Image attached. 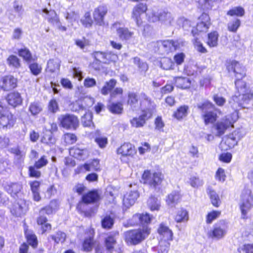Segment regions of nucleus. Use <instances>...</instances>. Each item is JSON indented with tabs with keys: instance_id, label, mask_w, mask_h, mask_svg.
Instances as JSON below:
<instances>
[{
	"instance_id": "obj_5",
	"label": "nucleus",
	"mask_w": 253,
	"mask_h": 253,
	"mask_svg": "<svg viewBox=\"0 0 253 253\" xmlns=\"http://www.w3.org/2000/svg\"><path fill=\"white\" fill-rule=\"evenodd\" d=\"M237 119V113L234 112L217 121L213 127V129L215 131V135L217 136L222 135L228 128L230 126H233V124Z\"/></svg>"
},
{
	"instance_id": "obj_22",
	"label": "nucleus",
	"mask_w": 253,
	"mask_h": 253,
	"mask_svg": "<svg viewBox=\"0 0 253 253\" xmlns=\"http://www.w3.org/2000/svg\"><path fill=\"white\" fill-rule=\"evenodd\" d=\"M158 232L160 235V239H163L167 241L172 240V232L167 226L163 224H161Z\"/></svg>"
},
{
	"instance_id": "obj_52",
	"label": "nucleus",
	"mask_w": 253,
	"mask_h": 253,
	"mask_svg": "<svg viewBox=\"0 0 253 253\" xmlns=\"http://www.w3.org/2000/svg\"><path fill=\"white\" fill-rule=\"evenodd\" d=\"M102 226L104 228L110 229L113 224V219L109 215H107L102 220Z\"/></svg>"
},
{
	"instance_id": "obj_60",
	"label": "nucleus",
	"mask_w": 253,
	"mask_h": 253,
	"mask_svg": "<svg viewBox=\"0 0 253 253\" xmlns=\"http://www.w3.org/2000/svg\"><path fill=\"white\" fill-rule=\"evenodd\" d=\"M29 68L31 73L35 76H37L40 74L42 71L41 66L36 63L31 64L29 65Z\"/></svg>"
},
{
	"instance_id": "obj_43",
	"label": "nucleus",
	"mask_w": 253,
	"mask_h": 253,
	"mask_svg": "<svg viewBox=\"0 0 253 253\" xmlns=\"http://www.w3.org/2000/svg\"><path fill=\"white\" fill-rule=\"evenodd\" d=\"M42 108L41 104L38 102L31 103L29 107V111L32 115H36L42 111Z\"/></svg>"
},
{
	"instance_id": "obj_44",
	"label": "nucleus",
	"mask_w": 253,
	"mask_h": 253,
	"mask_svg": "<svg viewBox=\"0 0 253 253\" xmlns=\"http://www.w3.org/2000/svg\"><path fill=\"white\" fill-rule=\"evenodd\" d=\"M218 34L216 32H213L208 35L207 44L210 47H214L217 45Z\"/></svg>"
},
{
	"instance_id": "obj_58",
	"label": "nucleus",
	"mask_w": 253,
	"mask_h": 253,
	"mask_svg": "<svg viewBox=\"0 0 253 253\" xmlns=\"http://www.w3.org/2000/svg\"><path fill=\"white\" fill-rule=\"evenodd\" d=\"M48 163V160L45 155H43L35 163V167L37 169H41L45 166Z\"/></svg>"
},
{
	"instance_id": "obj_8",
	"label": "nucleus",
	"mask_w": 253,
	"mask_h": 253,
	"mask_svg": "<svg viewBox=\"0 0 253 253\" xmlns=\"http://www.w3.org/2000/svg\"><path fill=\"white\" fill-rule=\"evenodd\" d=\"M227 223L222 220L214 224L212 229L208 233V236L212 239L219 240L223 238L227 233Z\"/></svg>"
},
{
	"instance_id": "obj_29",
	"label": "nucleus",
	"mask_w": 253,
	"mask_h": 253,
	"mask_svg": "<svg viewBox=\"0 0 253 253\" xmlns=\"http://www.w3.org/2000/svg\"><path fill=\"white\" fill-rule=\"evenodd\" d=\"M180 198L179 193L178 192L173 191L168 196L166 202L169 206L172 207L177 204Z\"/></svg>"
},
{
	"instance_id": "obj_6",
	"label": "nucleus",
	"mask_w": 253,
	"mask_h": 253,
	"mask_svg": "<svg viewBox=\"0 0 253 253\" xmlns=\"http://www.w3.org/2000/svg\"><path fill=\"white\" fill-rule=\"evenodd\" d=\"M142 179L144 184L152 188L156 189L162 182L164 176L161 172L147 170L142 175Z\"/></svg>"
},
{
	"instance_id": "obj_15",
	"label": "nucleus",
	"mask_w": 253,
	"mask_h": 253,
	"mask_svg": "<svg viewBox=\"0 0 253 253\" xmlns=\"http://www.w3.org/2000/svg\"><path fill=\"white\" fill-rule=\"evenodd\" d=\"M100 169L99 162L98 160H93L89 164L78 166L75 170L76 173L85 172L89 171H97Z\"/></svg>"
},
{
	"instance_id": "obj_41",
	"label": "nucleus",
	"mask_w": 253,
	"mask_h": 253,
	"mask_svg": "<svg viewBox=\"0 0 253 253\" xmlns=\"http://www.w3.org/2000/svg\"><path fill=\"white\" fill-rule=\"evenodd\" d=\"M59 67L60 63L58 60L50 59L47 62L46 70L53 73L58 70L59 69Z\"/></svg>"
},
{
	"instance_id": "obj_2",
	"label": "nucleus",
	"mask_w": 253,
	"mask_h": 253,
	"mask_svg": "<svg viewBox=\"0 0 253 253\" xmlns=\"http://www.w3.org/2000/svg\"><path fill=\"white\" fill-rule=\"evenodd\" d=\"M140 99L141 114L130 120L131 126L136 128L143 127L155 112L156 105L146 94L141 93Z\"/></svg>"
},
{
	"instance_id": "obj_57",
	"label": "nucleus",
	"mask_w": 253,
	"mask_h": 253,
	"mask_svg": "<svg viewBox=\"0 0 253 253\" xmlns=\"http://www.w3.org/2000/svg\"><path fill=\"white\" fill-rule=\"evenodd\" d=\"M10 151L15 155V158L17 160L21 161L24 159L25 153L20 151L18 147L11 148Z\"/></svg>"
},
{
	"instance_id": "obj_56",
	"label": "nucleus",
	"mask_w": 253,
	"mask_h": 253,
	"mask_svg": "<svg viewBox=\"0 0 253 253\" xmlns=\"http://www.w3.org/2000/svg\"><path fill=\"white\" fill-rule=\"evenodd\" d=\"M173 62L168 58H164L161 61V67L164 70H169L172 68Z\"/></svg>"
},
{
	"instance_id": "obj_49",
	"label": "nucleus",
	"mask_w": 253,
	"mask_h": 253,
	"mask_svg": "<svg viewBox=\"0 0 253 253\" xmlns=\"http://www.w3.org/2000/svg\"><path fill=\"white\" fill-rule=\"evenodd\" d=\"M212 204L216 207H218L219 206L220 200L218 195L216 192L210 189L209 192Z\"/></svg>"
},
{
	"instance_id": "obj_16",
	"label": "nucleus",
	"mask_w": 253,
	"mask_h": 253,
	"mask_svg": "<svg viewBox=\"0 0 253 253\" xmlns=\"http://www.w3.org/2000/svg\"><path fill=\"white\" fill-rule=\"evenodd\" d=\"M147 9L146 5L142 3H139L134 7L131 17L135 21L137 26H139L141 24L140 16L146 11Z\"/></svg>"
},
{
	"instance_id": "obj_54",
	"label": "nucleus",
	"mask_w": 253,
	"mask_h": 253,
	"mask_svg": "<svg viewBox=\"0 0 253 253\" xmlns=\"http://www.w3.org/2000/svg\"><path fill=\"white\" fill-rule=\"evenodd\" d=\"M93 238L89 237L86 238L83 243V248L84 251L90 252L92 249L93 246Z\"/></svg>"
},
{
	"instance_id": "obj_18",
	"label": "nucleus",
	"mask_w": 253,
	"mask_h": 253,
	"mask_svg": "<svg viewBox=\"0 0 253 253\" xmlns=\"http://www.w3.org/2000/svg\"><path fill=\"white\" fill-rule=\"evenodd\" d=\"M138 197L139 194L137 190L129 191L124 196L123 199L124 205L126 207L129 208L135 203Z\"/></svg>"
},
{
	"instance_id": "obj_1",
	"label": "nucleus",
	"mask_w": 253,
	"mask_h": 253,
	"mask_svg": "<svg viewBox=\"0 0 253 253\" xmlns=\"http://www.w3.org/2000/svg\"><path fill=\"white\" fill-rule=\"evenodd\" d=\"M228 70H232L237 78L235 82L237 94L233 96V101L239 105H242L243 102L248 101L253 98V94L251 93L249 88L247 87L246 83L241 80L245 76L243 69L239 62L233 61L229 67Z\"/></svg>"
},
{
	"instance_id": "obj_11",
	"label": "nucleus",
	"mask_w": 253,
	"mask_h": 253,
	"mask_svg": "<svg viewBox=\"0 0 253 253\" xmlns=\"http://www.w3.org/2000/svg\"><path fill=\"white\" fill-rule=\"evenodd\" d=\"M245 135L246 133L244 130H236L225 138L221 145L223 144L226 145L227 147L225 148L226 149L232 148L237 145L238 141Z\"/></svg>"
},
{
	"instance_id": "obj_39",
	"label": "nucleus",
	"mask_w": 253,
	"mask_h": 253,
	"mask_svg": "<svg viewBox=\"0 0 253 253\" xmlns=\"http://www.w3.org/2000/svg\"><path fill=\"white\" fill-rule=\"evenodd\" d=\"M188 183L194 188H198L203 186V180L196 175H192L189 179Z\"/></svg>"
},
{
	"instance_id": "obj_37",
	"label": "nucleus",
	"mask_w": 253,
	"mask_h": 253,
	"mask_svg": "<svg viewBox=\"0 0 253 253\" xmlns=\"http://www.w3.org/2000/svg\"><path fill=\"white\" fill-rule=\"evenodd\" d=\"M19 55L22 57L23 59L27 62H31L34 60L31 52L26 47L20 49L18 50Z\"/></svg>"
},
{
	"instance_id": "obj_9",
	"label": "nucleus",
	"mask_w": 253,
	"mask_h": 253,
	"mask_svg": "<svg viewBox=\"0 0 253 253\" xmlns=\"http://www.w3.org/2000/svg\"><path fill=\"white\" fill-rule=\"evenodd\" d=\"M59 125L67 129H76L79 126L78 118L73 115H61L58 118Z\"/></svg>"
},
{
	"instance_id": "obj_61",
	"label": "nucleus",
	"mask_w": 253,
	"mask_h": 253,
	"mask_svg": "<svg viewBox=\"0 0 253 253\" xmlns=\"http://www.w3.org/2000/svg\"><path fill=\"white\" fill-rule=\"evenodd\" d=\"M48 110L53 113L57 112L59 110V106L57 102L55 99H52L50 101L48 106Z\"/></svg>"
},
{
	"instance_id": "obj_38",
	"label": "nucleus",
	"mask_w": 253,
	"mask_h": 253,
	"mask_svg": "<svg viewBox=\"0 0 253 253\" xmlns=\"http://www.w3.org/2000/svg\"><path fill=\"white\" fill-rule=\"evenodd\" d=\"M25 235L29 244L34 248H36L38 245V241L36 235L33 234V232L26 230Z\"/></svg>"
},
{
	"instance_id": "obj_47",
	"label": "nucleus",
	"mask_w": 253,
	"mask_h": 253,
	"mask_svg": "<svg viewBox=\"0 0 253 253\" xmlns=\"http://www.w3.org/2000/svg\"><path fill=\"white\" fill-rule=\"evenodd\" d=\"M245 10L241 6L235 7L229 10L227 14L231 16H242L244 15Z\"/></svg>"
},
{
	"instance_id": "obj_31",
	"label": "nucleus",
	"mask_w": 253,
	"mask_h": 253,
	"mask_svg": "<svg viewBox=\"0 0 253 253\" xmlns=\"http://www.w3.org/2000/svg\"><path fill=\"white\" fill-rule=\"evenodd\" d=\"M92 56L96 60L101 62L107 63L110 61V54L109 53L95 51L92 53Z\"/></svg>"
},
{
	"instance_id": "obj_26",
	"label": "nucleus",
	"mask_w": 253,
	"mask_h": 253,
	"mask_svg": "<svg viewBox=\"0 0 253 253\" xmlns=\"http://www.w3.org/2000/svg\"><path fill=\"white\" fill-rule=\"evenodd\" d=\"M142 93L137 95L134 92H129L128 94L127 104L133 110L138 107V101L140 102V95ZM140 105V103H139Z\"/></svg>"
},
{
	"instance_id": "obj_21",
	"label": "nucleus",
	"mask_w": 253,
	"mask_h": 253,
	"mask_svg": "<svg viewBox=\"0 0 253 253\" xmlns=\"http://www.w3.org/2000/svg\"><path fill=\"white\" fill-rule=\"evenodd\" d=\"M69 152L71 155L80 160H84L88 156V152L86 149L81 148L78 146L70 149Z\"/></svg>"
},
{
	"instance_id": "obj_45",
	"label": "nucleus",
	"mask_w": 253,
	"mask_h": 253,
	"mask_svg": "<svg viewBox=\"0 0 253 253\" xmlns=\"http://www.w3.org/2000/svg\"><path fill=\"white\" fill-rule=\"evenodd\" d=\"M240 25L241 21L240 19L235 18L228 23L227 28L230 32L235 33L240 26Z\"/></svg>"
},
{
	"instance_id": "obj_17",
	"label": "nucleus",
	"mask_w": 253,
	"mask_h": 253,
	"mask_svg": "<svg viewBox=\"0 0 253 253\" xmlns=\"http://www.w3.org/2000/svg\"><path fill=\"white\" fill-rule=\"evenodd\" d=\"M158 45L160 50L167 53L176 50L178 46L177 42L172 40L159 41Z\"/></svg>"
},
{
	"instance_id": "obj_14",
	"label": "nucleus",
	"mask_w": 253,
	"mask_h": 253,
	"mask_svg": "<svg viewBox=\"0 0 253 253\" xmlns=\"http://www.w3.org/2000/svg\"><path fill=\"white\" fill-rule=\"evenodd\" d=\"M17 80L13 76L9 75L2 77L0 81V87L4 91L10 90L17 86Z\"/></svg>"
},
{
	"instance_id": "obj_23",
	"label": "nucleus",
	"mask_w": 253,
	"mask_h": 253,
	"mask_svg": "<svg viewBox=\"0 0 253 253\" xmlns=\"http://www.w3.org/2000/svg\"><path fill=\"white\" fill-rule=\"evenodd\" d=\"M42 12L45 14V18L47 21L53 25L55 26L59 24L60 20L54 10L44 8L42 9Z\"/></svg>"
},
{
	"instance_id": "obj_48",
	"label": "nucleus",
	"mask_w": 253,
	"mask_h": 253,
	"mask_svg": "<svg viewBox=\"0 0 253 253\" xmlns=\"http://www.w3.org/2000/svg\"><path fill=\"white\" fill-rule=\"evenodd\" d=\"M7 64L13 67L18 68L20 67V60L15 55H10L7 59Z\"/></svg>"
},
{
	"instance_id": "obj_33",
	"label": "nucleus",
	"mask_w": 253,
	"mask_h": 253,
	"mask_svg": "<svg viewBox=\"0 0 253 253\" xmlns=\"http://www.w3.org/2000/svg\"><path fill=\"white\" fill-rule=\"evenodd\" d=\"M117 82L115 79H111L109 81L106 82L105 85L101 89V93L103 95H107L115 86Z\"/></svg>"
},
{
	"instance_id": "obj_13",
	"label": "nucleus",
	"mask_w": 253,
	"mask_h": 253,
	"mask_svg": "<svg viewBox=\"0 0 253 253\" xmlns=\"http://www.w3.org/2000/svg\"><path fill=\"white\" fill-rule=\"evenodd\" d=\"M28 208V205L25 200L19 199L13 204L11 209V212L16 216H21L25 214Z\"/></svg>"
},
{
	"instance_id": "obj_4",
	"label": "nucleus",
	"mask_w": 253,
	"mask_h": 253,
	"mask_svg": "<svg viewBox=\"0 0 253 253\" xmlns=\"http://www.w3.org/2000/svg\"><path fill=\"white\" fill-rule=\"evenodd\" d=\"M150 233V229L145 226L142 228L128 231L125 233L126 242L129 245H135L144 240Z\"/></svg>"
},
{
	"instance_id": "obj_50",
	"label": "nucleus",
	"mask_w": 253,
	"mask_h": 253,
	"mask_svg": "<svg viewBox=\"0 0 253 253\" xmlns=\"http://www.w3.org/2000/svg\"><path fill=\"white\" fill-rule=\"evenodd\" d=\"M221 214V211H213L209 212L206 216V222L208 224L211 223L213 220L218 218Z\"/></svg>"
},
{
	"instance_id": "obj_63",
	"label": "nucleus",
	"mask_w": 253,
	"mask_h": 253,
	"mask_svg": "<svg viewBox=\"0 0 253 253\" xmlns=\"http://www.w3.org/2000/svg\"><path fill=\"white\" fill-rule=\"evenodd\" d=\"M35 165L34 166H31L29 167V175L31 177H34L36 178H39L41 175V172L40 170H38Z\"/></svg>"
},
{
	"instance_id": "obj_32",
	"label": "nucleus",
	"mask_w": 253,
	"mask_h": 253,
	"mask_svg": "<svg viewBox=\"0 0 253 253\" xmlns=\"http://www.w3.org/2000/svg\"><path fill=\"white\" fill-rule=\"evenodd\" d=\"M188 109L189 107L188 106H181L176 110L173 116L177 120H180L187 115Z\"/></svg>"
},
{
	"instance_id": "obj_42",
	"label": "nucleus",
	"mask_w": 253,
	"mask_h": 253,
	"mask_svg": "<svg viewBox=\"0 0 253 253\" xmlns=\"http://www.w3.org/2000/svg\"><path fill=\"white\" fill-rule=\"evenodd\" d=\"M47 218L44 215H40V217L37 219V223L39 225H42V233L49 230L51 229V225L50 224L46 223Z\"/></svg>"
},
{
	"instance_id": "obj_7",
	"label": "nucleus",
	"mask_w": 253,
	"mask_h": 253,
	"mask_svg": "<svg viewBox=\"0 0 253 253\" xmlns=\"http://www.w3.org/2000/svg\"><path fill=\"white\" fill-rule=\"evenodd\" d=\"M253 207V196L252 192L249 189H245L242 192L240 201V207L243 218Z\"/></svg>"
},
{
	"instance_id": "obj_24",
	"label": "nucleus",
	"mask_w": 253,
	"mask_h": 253,
	"mask_svg": "<svg viewBox=\"0 0 253 253\" xmlns=\"http://www.w3.org/2000/svg\"><path fill=\"white\" fill-rule=\"evenodd\" d=\"M100 199L99 194L97 191H91L83 195L82 200L84 204H90L97 202Z\"/></svg>"
},
{
	"instance_id": "obj_59",
	"label": "nucleus",
	"mask_w": 253,
	"mask_h": 253,
	"mask_svg": "<svg viewBox=\"0 0 253 253\" xmlns=\"http://www.w3.org/2000/svg\"><path fill=\"white\" fill-rule=\"evenodd\" d=\"M194 44L195 48L198 51L202 53H205L207 52V49L203 46L202 43H201V42L197 38L195 39Z\"/></svg>"
},
{
	"instance_id": "obj_3",
	"label": "nucleus",
	"mask_w": 253,
	"mask_h": 253,
	"mask_svg": "<svg viewBox=\"0 0 253 253\" xmlns=\"http://www.w3.org/2000/svg\"><path fill=\"white\" fill-rule=\"evenodd\" d=\"M197 106L202 113V118L206 125L215 122L217 118L216 112L219 114L221 113L219 109L215 108L214 105L209 101L199 103Z\"/></svg>"
},
{
	"instance_id": "obj_35",
	"label": "nucleus",
	"mask_w": 253,
	"mask_h": 253,
	"mask_svg": "<svg viewBox=\"0 0 253 253\" xmlns=\"http://www.w3.org/2000/svg\"><path fill=\"white\" fill-rule=\"evenodd\" d=\"M169 245L170 244L169 241L160 239L156 251L157 253H168L169 251Z\"/></svg>"
},
{
	"instance_id": "obj_36",
	"label": "nucleus",
	"mask_w": 253,
	"mask_h": 253,
	"mask_svg": "<svg viewBox=\"0 0 253 253\" xmlns=\"http://www.w3.org/2000/svg\"><path fill=\"white\" fill-rule=\"evenodd\" d=\"M108 108L111 113L116 114H121L123 110V104L121 102L110 103Z\"/></svg>"
},
{
	"instance_id": "obj_64",
	"label": "nucleus",
	"mask_w": 253,
	"mask_h": 253,
	"mask_svg": "<svg viewBox=\"0 0 253 253\" xmlns=\"http://www.w3.org/2000/svg\"><path fill=\"white\" fill-rule=\"evenodd\" d=\"M65 142L68 144H72L76 141V136L72 133H66L64 135Z\"/></svg>"
},
{
	"instance_id": "obj_53",
	"label": "nucleus",
	"mask_w": 253,
	"mask_h": 253,
	"mask_svg": "<svg viewBox=\"0 0 253 253\" xmlns=\"http://www.w3.org/2000/svg\"><path fill=\"white\" fill-rule=\"evenodd\" d=\"M82 24L86 27H89L92 25V20L90 13L88 12L85 13L84 17L81 20Z\"/></svg>"
},
{
	"instance_id": "obj_46",
	"label": "nucleus",
	"mask_w": 253,
	"mask_h": 253,
	"mask_svg": "<svg viewBox=\"0 0 253 253\" xmlns=\"http://www.w3.org/2000/svg\"><path fill=\"white\" fill-rule=\"evenodd\" d=\"M188 215L187 211L183 209H181L177 212L175 216V220L177 222H181L187 221Z\"/></svg>"
},
{
	"instance_id": "obj_19",
	"label": "nucleus",
	"mask_w": 253,
	"mask_h": 253,
	"mask_svg": "<svg viewBox=\"0 0 253 253\" xmlns=\"http://www.w3.org/2000/svg\"><path fill=\"white\" fill-rule=\"evenodd\" d=\"M107 13L105 6H100L95 9L93 12V18L97 24L101 25L103 24L104 17Z\"/></svg>"
},
{
	"instance_id": "obj_55",
	"label": "nucleus",
	"mask_w": 253,
	"mask_h": 253,
	"mask_svg": "<svg viewBox=\"0 0 253 253\" xmlns=\"http://www.w3.org/2000/svg\"><path fill=\"white\" fill-rule=\"evenodd\" d=\"M106 247L110 252H112L115 245L116 244V239L112 236H109L105 240Z\"/></svg>"
},
{
	"instance_id": "obj_27",
	"label": "nucleus",
	"mask_w": 253,
	"mask_h": 253,
	"mask_svg": "<svg viewBox=\"0 0 253 253\" xmlns=\"http://www.w3.org/2000/svg\"><path fill=\"white\" fill-rule=\"evenodd\" d=\"M117 34L121 40H128L133 37L134 32L127 28L122 27L117 30Z\"/></svg>"
},
{
	"instance_id": "obj_28",
	"label": "nucleus",
	"mask_w": 253,
	"mask_h": 253,
	"mask_svg": "<svg viewBox=\"0 0 253 253\" xmlns=\"http://www.w3.org/2000/svg\"><path fill=\"white\" fill-rule=\"evenodd\" d=\"M175 84L177 87L185 89L189 88L191 85V81L189 78L177 77L174 78Z\"/></svg>"
},
{
	"instance_id": "obj_30",
	"label": "nucleus",
	"mask_w": 253,
	"mask_h": 253,
	"mask_svg": "<svg viewBox=\"0 0 253 253\" xmlns=\"http://www.w3.org/2000/svg\"><path fill=\"white\" fill-rule=\"evenodd\" d=\"M5 188L7 192L14 197L20 191L22 186L17 183H12L8 184L5 187Z\"/></svg>"
},
{
	"instance_id": "obj_40",
	"label": "nucleus",
	"mask_w": 253,
	"mask_h": 253,
	"mask_svg": "<svg viewBox=\"0 0 253 253\" xmlns=\"http://www.w3.org/2000/svg\"><path fill=\"white\" fill-rule=\"evenodd\" d=\"M92 114L90 112H86L82 118V123L85 127L94 126L92 122Z\"/></svg>"
},
{
	"instance_id": "obj_62",
	"label": "nucleus",
	"mask_w": 253,
	"mask_h": 253,
	"mask_svg": "<svg viewBox=\"0 0 253 253\" xmlns=\"http://www.w3.org/2000/svg\"><path fill=\"white\" fill-rule=\"evenodd\" d=\"M225 178L226 175L224 170L222 168H219L215 173V179L223 182L225 180Z\"/></svg>"
},
{
	"instance_id": "obj_12",
	"label": "nucleus",
	"mask_w": 253,
	"mask_h": 253,
	"mask_svg": "<svg viewBox=\"0 0 253 253\" xmlns=\"http://www.w3.org/2000/svg\"><path fill=\"white\" fill-rule=\"evenodd\" d=\"M148 14L149 20L153 22L161 21L165 23H170L172 20L170 13L165 11H161L160 12L152 11Z\"/></svg>"
},
{
	"instance_id": "obj_51",
	"label": "nucleus",
	"mask_w": 253,
	"mask_h": 253,
	"mask_svg": "<svg viewBox=\"0 0 253 253\" xmlns=\"http://www.w3.org/2000/svg\"><path fill=\"white\" fill-rule=\"evenodd\" d=\"M66 238V235L65 233L61 231H58L54 235L51 236V238L56 243H63Z\"/></svg>"
},
{
	"instance_id": "obj_20",
	"label": "nucleus",
	"mask_w": 253,
	"mask_h": 253,
	"mask_svg": "<svg viewBox=\"0 0 253 253\" xmlns=\"http://www.w3.org/2000/svg\"><path fill=\"white\" fill-rule=\"evenodd\" d=\"M117 153L123 156H132L135 153V150L131 144L125 143L118 149Z\"/></svg>"
},
{
	"instance_id": "obj_34",
	"label": "nucleus",
	"mask_w": 253,
	"mask_h": 253,
	"mask_svg": "<svg viewBox=\"0 0 253 253\" xmlns=\"http://www.w3.org/2000/svg\"><path fill=\"white\" fill-rule=\"evenodd\" d=\"M148 206L151 211H158L161 205L160 200L155 197H151L147 201Z\"/></svg>"
},
{
	"instance_id": "obj_25",
	"label": "nucleus",
	"mask_w": 253,
	"mask_h": 253,
	"mask_svg": "<svg viewBox=\"0 0 253 253\" xmlns=\"http://www.w3.org/2000/svg\"><path fill=\"white\" fill-rule=\"evenodd\" d=\"M6 100L8 104L15 107L21 104L22 99L18 92H13L8 94Z\"/></svg>"
},
{
	"instance_id": "obj_10",
	"label": "nucleus",
	"mask_w": 253,
	"mask_h": 253,
	"mask_svg": "<svg viewBox=\"0 0 253 253\" xmlns=\"http://www.w3.org/2000/svg\"><path fill=\"white\" fill-rule=\"evenodd\" d=\"M15 122L13 115L0 104V125L3 128H10Z\"/></svg>"
}]
</instances>
